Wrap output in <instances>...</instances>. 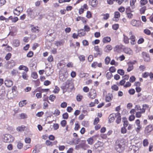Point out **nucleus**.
Returning a JSON list of instances; mask_svg holds the SVG:
<instances>
[{
    "label": "nucleus",
    "mask_w": 153,
    "mask_h": 153,
    "mask_svg": "<svg viewBox=\"0 0 153 153\" xmlns=\"http://www.w3.org/2000/svg\"><path fill=\"white\" fill-rule=\"evenodd\" d=\"M3 139L5 142L9 143L13 142L14 138L11 135L7 134L4 135Z\"/></svg>",
    "instance_id": "nucleus-1"
},
{
    "label": "nucleus",
    "mask_w": 153,
    "mask_h": 153,
    "mask_svg": "<svg viewBox=\"0 0 153 153\" xmlns=\"http://www.w3.org/2000/svg\"><path fill=\"white\" fill-rule=\"evenodd\" d=\"M115 149L117 152H122L124 149V148L119 141H117L116 143Z\"/></svg>",
    "instance_id": "nucleus-2"
},
{
    "label": "nucleus",
    "mask_w": 153,
    "mask_h": 153,
    "mask_svg": "<svg viewBox=\"0 0 153 153\" xmlns=\"http://www.w3.org/2000/svg\"><path fill=\"white\" fill-rule=\"evenodd\" d=\"M73 87V84L71 82L67 81L65 85H64L61 86V88L63 90H66L67 88H69L72 89Z\"/></svg>",
    "instance_id": "nucleus-3"
},
{
    "label": "nucleus",
    "mask_w": 153,
    "mask_h": 153,
    "mask_svg": "<svg viewBox=\"0 0 153 153\" xmlns=\"http://www.w3.org/2000/svg\"><path fill=\"white\" fill-rule=\"evenodd\" d=\"M89 146L86 144L85 142H84L79 144L78 145H76L75 146V149L76 150H78L79 148H81L84 150H85Z\"/></svg>",
    "instance_id": "nucleus-4"
},
{
    "label": "nucleus",
    "mask_w": 153,
    "mask_h": 153,
    "mask_svg": "<svg viewBox=\"0 0 153 153\" xmlns=\"http://www.w3.org/2000/svg\"><path fill=\"white\" fill-rule=\"evenodd\" d=\"M23 10V8L22 7L19 6L14 10L13 13L15 15L19 16L21 13L22 12Z\"/></svg>",
    "instance_id": "nucleus-5"
},
{
    "label": "nucleus",
    "mask_w": 153,
    "mask_h": 153,
    "mask_svg": "<svg viewBox=\"0 0 153 153\" xmlns=\"http://www.w3.org/2000/svg\"><path fill=\"white\" fill-rule=\"evenodd\" d=\"M130 23L133 26L138 27L141 26L142 23L140 21L133 19L131 22Z\"/></svg>",
    "instance_id": "nucleus-6"
},
{
    "label": "nucleus",
    "mask_w": 153,
    "mask_h": 153,
    "mask_svg": "<svg viewBox=\"0 0 153 153\" xmlns=\"http://www.w3.org/2000/svg\"><path fill=\"white\" fill-rule=\"evenodd\" d=\"M94 50L96 51V53H94V57H96L98 56H100L102 55V52L98 46H96L94 47Z\"/></svg>",
    "instance_id": "nucleus-7"
},
{
    "label": "nucleus",
    "mask_w": 153,
    "mask_h": 153,
    "mask_svg": "<svg viewBox=\"0 0 153 153\" xmlns=\"http://www.w3.org/2000/svg\"><path fill=\"white\" fill-rule=\"evenodd\" d=\"M153 128L152 125H150L147 126L145 128V133L147 135H148L149 133L151 132L153 130Z\"/></svg>",
    "instance_id": "nucleus-8"
},
{
    "label": "nucleus",
    "mask_w": 153,
    "mask_h": 153,
    "mask_svg": "<svg viewBox=\"0 0 153 153\" xmlns=\"http://www.w3.org/2000/svg\"><path fill=\"white\" fill-rule=\"evenodd\" d=\"M12 91L8 92L7 94V98L10 99H12L15 97V95L14 94V92H15V91L13 88H12Z\"/></svg>",
    "instance_id": "nucleus-9"
},
{
    "label": "nucleus",
    "mask_w": 153,
    "mask_h": 153,
    "mask_svg": "<svg viewBox=\"0 0 153 153\" xmlns=\"http://www.w3.org/2000/svg\"><path fill=\"white\" fill-rule=\"evenodd\" d=\"M96 96V91L94 89H91L89 93V97L91 99H94Z\"/></svg>",
    "instance_id": "nucleus-10"
},
{
    "label": "nucleus",
    "mask_w": 153,
    "mask_h": 153,
    "mask_svg": "<svg viewBox=\"0 0 153 153\" xmlns=\"http://www.w3.org/2000/svg\"><path fill=\"white\" fill-rule=\"evenodd\" d=\"M142 54L145 61L148 62L150 61V58L148 54L145 52H143Z\"/></svg>",
    "instance_id": "nucleus-11"
},
{
    "label": "nucleus",
    "mask_w": 153,
    "mask_h": 153,
    "mask_svg": "<svg viewBox=\"0 0 153 153\" xmlns=\"http://www.w3.org/2000/svg\"><path fill=\"white\" fill-rule=\"evenodd\" d=\"M115 116L117 118L116 120V123L118 124L121 122V118L120 114L119 112H117L115 114Z\"/></svg>",
    "instance_id": "nucleus-12"
},
{
    "label": "nucleus",
    "mask_w": 153,
    "mask_h": 153,
    "mask_svg": "<svg viewBox=\"0 0 153 153\" xmlns=\"http://www.w3.org/2000/svg\"><path fill=\"white\" fill-rule=\"evenodd\" d=\"M124 52L127 54L131 55L133 54L132 50L129 48H125L123 49Z\"/></svg>",
    "instance_id": "nucleus-13"
},
{
    "label": "nucleus",
    "mask_w": 153,
    "mask_h": 153,
    "mask_svg": "<svg viewBox=\"0 0 153 153\" xmlns=\"http://www.w3.org/2000/svg\"><path fill=\"white\" fill-rule=\"evenodd\" d=\"M122 46L121 45H116L114 48V51L118 53H120L122 51Z\"/></svg>",
    "instance_id": "nucleus-14"
},
{
    "label": "nucleus",
    "mask_w": 153,
    "mask_h": 153,
    "mask_svg": "<svg viewBox=\"0 0 153 153\" xmlns=\"http://www.w3.org/2000/svg\"><path fill=\"white\" fill-rule=\"evenodd\" d=\"M97 0H90L89 4L93 7H95L97 4Z\"/></svg>",
    "instance_id": "nucleus-15"
},
{
    "label": "nucleus",
    "mask_w": 153,
    "mask_h": 153,
    "mask_svg": "<svg viewBox=\"0 0 153 153\" xmlns=\"http://www.w3.org/2000/svg\"><path fill=\"white\" fill-rule=\"evenodd\" d=\"M15 65V63L13 60H11L8 62V68H11Z\"/></svg>",
    "instance_id": "nucleus-16"
},
{
    "label": "nucleus",
    "mask_w": 153,
    "mask_h": 153,
    "mask_svg": "<svg viewBox=\"0 0 153 153\" xmlns=\"http://www.w3.org/2000/svg\"><path fill=\"white\" fill-rule=\"evenodd\" d=\"M4 84L8 87H10L13 84V82L10 80H6L4 81Z\"/></svg>",
    "instance_id": "nucleus-17"
},
{
    "label": "nucleus",
    "mask_w": 153,
    "mask_h": 153,
    "mask_svg": "<svg viewBox=\"0 0 153 153\" xmlns=\"http://www.w3.org/2000/svg\"><path fill=\"white\" fill-rule=\"evenodd\" d=\"M144 113V110L140 111H138L136 112L135 116L137 118H140L142 116V114Z\"/></svg>",
    "instance_id": "nucleus-18"
},
{
    "label": "nucleus",
    "mask_w": 153,
    "mask_h": 153,
    "mask_svg": "<svg viewBox=\"0 0 153 153\" xmlns=\"http://www.w3.org/2000/svg\"><path fill=\"white\" fill-rule=\"evenodd\" d=\"M134 64V63L133 62H130L128 64V68L127 70L128 72H130L133 69V64Z\"/></svg>",
    "instance_id": "nucleus-19"
},
{
    "label": "nucleus",
    "mask_w": 153,
    "mask_h": 153,
    "mask_svg": "<svg viewBox=\"0 0 153 153\" xmlns=\"http://www.w3.org/2000/svg\"><path fill=\"white\" fill-rule=\"evenodd\" d=\"M78 35L80 37L85 35V31L83 29H81L79 30L78 31Z\"/></svg>",
    "instance_id": "nucleus-20"
},
{
    "label": "nucleus",
    "mask_w": 153,
    "mask_h": 153,
    "mask_svg": "<svg viewBox=\"0 0 153 153\" xmlns=\"http://www.w3.org/2000/svg\"><path fill=\"white\" fill-rule=\"evenodd\" d=\"M115 114H110L109 117V121L110 123H111L114 121L115 120Z\"/></svg>",
    "instance_id": "nucleus-21"
},
{
    "label": "nucleus",
    "mask_w": 153,
    "mask_h": 153,
    "mask_svg": "<svg viewBox=\"0 0 153 153\" xmlns=\"http://www.w3.org/2000/svg\"><path fill=\"white\" fill-rule=\"evenodd\" d=\"M136 1V0H130V6L132 9L135 8V3Z\"/></svg>",
    "instance_id": "nucleus-22"
},
{
    "label": "nucleus",
    "mask_w": 153,
    "mask_h": 153,
    "mask_svg": "<svg viewBox=\"0 0 153 153\" xmlns=\"http://www.w3.org/2000/svg\"><path fill=\"white\" fill-rule=\"evenodd\" d=\"M8 19L11 20L12 22L14 23L16 22L19 19L17 17H13L11 16L9 17Z\"/></svg>",
    "instance_id": "nucleus-23"
},
{
    "label": "nucleus",
    "mask_w": 153,
    "mask_h": 153,
    "mask_svg": "<svg viewBox=\"0 0 153 153\" xmlns=\"http://www.w3.org/2000/svg\"><path fill=\"white\" fill-rule=\"evenodd\" d=\"M111 40L110 37L106 36L104 38L102 39V42L104 43L109 42Z\"/></svg>",
    "instance_id": "nucleus-24"
},
{
    "label": "nucleus",
    "mask_w": 153,
    "mask_h": 153,
    "mask_svg": "<svg viewBox=\"0 0 153 153\" xmlns=\"http://www.w3.org/2000/svg\"><path fill=\"white\" fill-rule=\"evenodd\" d=\"M19 69L20 70H24L26 72L28 71V68L26 66L23 65H20L19 67Z\"/></svg>",
    "instance_id": "nucleus-25"
},
{
    "label": "nucleus",
    "mask_w": 153,
    "mask_h": 153,
    "mask_svg": "<svg viewBox=\"0 0 153 153\" xmlns=\"http://www.w3.org/2000/svg\"><path fill=\"white\" fill-rule=\"evenodd\" d=\"M13 43L15 46L17 47L19 46L20 43L18 40L14 39L13 41Z\"/></svg>",
    "instance_id": "nucleus-26"
},
{
    "label": "nucleus",
    "mask_w": 153,
    "mask_h": 153,
    "mask_svg": "<svg viewBox=\"0 0 153 153\" xmlns=\"http://www.w3.org/2000/svg\"><path fill=\"white\" fill-rule=\"evenodd\" d=\"M112 46L110 45H108L106 46V47L104 48V51L106 52H108L110 51H111L112 49Z\"/></svg>",
    "instance_id": "nucleus-27"
},
{
    "label": "nucleus",
    "mask_w": 153,
    "mask_h": 153,
    "mask_svg": "<svg viewBox=\"0 0 153 153\" xmlns=\"http://www.w3.org/2000/svg\"><path fill=\"white\" fill-rule=\"evenodd\" d=\"M112 97V96L111 94H109L108 95H107L106 97L105 100L107 102H109L110 101Z\"/></svg>",
    "instance_id": "nucleus-28"
},
{
    "label": "nucleus",
    "mask_w": 153,
    "mask_h": 153,
    "mask_svg": "<svg viewBox=\"0 0 153 153\" xmlns=\"http://www.w3.org/2000/svg\"><path fill=\"white\" fill-rule=\"evenodd\" d=\"M129 39L127 36L123 34V41L125 43L127 44L129 43Z\"/></svg>",
    "instance_id": "nucleus-29"
},
{
    "label": "nucleus",
    "mask_w": 153,
    "mask_h": 153,
    "mask_svg": "<svg viewBox=\"0 0 153 153\" xmlns=\"http://www.w3.org/2000/svg\"><path fill=\"white\" fill-rule=\"evenodd\" d=\"M31 31L33 32H38L39 30L38 27H32L31 28Z\"/></svg>",
    "instance_id": "nucleus-30"
},
{
    "label": "nucleus",
    "mask_w": 153,
    "mask_h": 153,
    "mask_svg": "<svg viewBox=\"0 0 153 153\" xmlns=\"http://www.w3.org/2000/svg\"><path fill=\"white\" fill-rule=\"evenodd\" d=\"M25 129V127L24 126H19L18 127L16 130L18 131L22 132Z\"/></svg>",
    "instance_id": "nucleus-31"
},
{
    "label": "nucleus",
    "mask_w": 153,
    "mask_h": 153,
    "mask_svg": "<svg viewBox=\"0 0 153 153\" xmlns=\"http://www.w3.org/2000/svg\"><path fill=\"white\" fill-rule=\"evenodd\" d=\"M88 143L90 145H92L94 143V140L92 137L89 138L87 140Z\"/></svg>",
    "instance_id": "nucleus-32"
},
{
    "label": "nucleus",
    "mask_w": 153,
    "mask_h": 153,
    "mask_svg": "<svg viewBox=\"0 0 153 153\" xmlns=\"http://www.w3.org/2000/svg\"><path fill=\"white\" fill-rule=\"evenodd\" d=\"M23 144L20 142L17 143V146L18 149H21L23 147Z\"/></svg>",
    "instance_id": "nucleus-33"
},
{
    "label": "nucleus",
    "mask_w": 153,
    "mask_h": 153,
    "mask_svg": "<svg viewBox=\"0 0 153 153\" xmlns=\"http://www.w3.org/2000/svg\"><path fill=\"white\" fill-rule=\"evenodd\" d=\"M60 113V111L58 109H56L53 113V114L55 116H57L59 115Z\"/></svg>",
    "instance_id": "nucleus-34"
},
{
    "label": "nucleus",
    "mask_w": 153,
    "mask_h": 153,
    "mask_svg": "<svg viewBox=\"0 0 153 153\" xmlns=\"http://www.w3.org/2000/svg\"><path fill=\"white\" fill-rule=\"evenodd\" d=\"M22 77L25 80H27L28 76L26 72H23L22 73Z\"/></svg>",
    "instance_id": "nucleus-35"
},
{
    "label": "nucleus",
    "mask_w": 153,
    "mask_h": 153,
    "mask_svg": "<svg viewBox=\"0 0 153 153\" xmlns=\"http://www.w3.org/2000/svg\"><path fill=\"white\" fill-rule=\"evenodd\" d=\"M111 60L109 56H107L105 59V63L106 65H108L109 63Z\"/></svg>",
    "instance_id": "nucleus-36"
},
{
    "label": "nucleus",
    "mask_w": 153,
    "mask_h": 153,
    "mask_svg": "<svg viewBox=\"0 0 153 153\" xmlns=\"http://www.w3.org/2000/svg\"><path fill=\"white\" fill-rule=\"evenodd\" d=\"M26 103L25 102V100H24L20 102L19 103V106L20 107H22L24 106L25 105H26Z\"/></svg>",
    "instance_id": "nucleus-37"
},
{
    "label": "nucleus",
    "mask_w": 153,
    "mask_h": 153,
    "mask_svg": "<svg viewBox=\"0 0 153 153\" xmlns=\"http://www.w3.org/2000/svg\"><path fill=\"white\" fill-rule=\"evenodd\" d=\"M120 16V14L119 12L116 11L114 13V18L118 19Z\"/></svg>",
    "instance_id": "nucleus-38"
},
{
    "label": "nucleus",
    "mask_w": 153,
    "mask_h": 153,
    "mask_svg": "<svg viewBox=\"0 0 153 153\" xmlns=\"http://www.w3.org/2000/svg\"><path fill=\"white\" fill-rule=\"evenodd\" d=\"M146 9V7L143 6L142 7L140 10V13L141 14L144 13Z\"/></svg>",
    "instance_id": "nucleus-39"
},
{
    "label": "nucleus",
    "mask_w": 153,
    "mask_h": 153,
    "mask_svg": "<svg viewBox=\"0 0 153 153\" xmlns=\"http://www.w3.org/2000/svg\"><path fill=\"white\" fill-rule=\"evenodd\" d=\"M56 98V96L53 95H51L49 97V99L51 101H53Z\"/></svg>",
    "instance_id": "nucleus-40"
},
{
    "label": "nucleus",
    "mask_w": 153,
    "mask_h": 153,
    "mask_svg": "<svg viewBox=\"0 0 153 153\" xmlns=\"http://www.w3.org/2000/svg\"><path fill=\"white\" fill-rule=\"evenodd\" d=\"M117 73L121 75H123L124 74L125 72L123 70L120 69L117 70Z\"/></svg>",
    "instance_id": "nucleus-41"
},
{
    "label": "nucleus",
    "mask_w": 153,
    "mask_h": 153,
    "mask_svg": "<svg viewBox=\"0 0 153 153\" xmlns=\"http://www.w3.org/2000/svg\"><path fill=\"white\" fill-rule=\"evenodd\" d=\"M147 2V0H141L140 1V4L142 5H145Z\"/></svg>",
    "instance_id": "nucleus-42"
},
{
    "label": "nucleus",
    "mask_w": 153,
    "mask_h": 153,
    "mask_svg": "<svg viewBox=\"0 0 153 153\" xmlns=\"http://www.w3.org/2000/svg\"><path fill=\"white\" fill-rule=\"evenodd\" d=\"M60 123L62 126L64 127L66 125L67 122L65 120H63L61 121Z\"/></svg>",
    "instance_id": "nucleus-43"
},
{
    "label": "nucleus",
    "mask_w": 153,
    "mask_h": 153,
    "mask_svg": "<svg viewBox=\"0 0 153 153\" xmlns=\"http://www.w3.org/2000/svg\"><path fill=\"white\" fill-rule=\"evenodd\" d=\"M106 76L108 79H110L112 76V73L110 72L107 73L106 74Z\"/></svg>",
    "instance_id": "nucleus-44"
},
{
    "label": "nucleus",
    "mask_w": 153,
    "mask_h": 153,
    "mask_svg": "<svg viewBox=\"0 0 153 153\" xmlns=\"http://www.w3.org/2000/svg\"><path fill=\"white\" fill-rule=\"evenodd\" d=\"M149 144V142L147 139H146L144 140L143 141V144L144 146H147Z\"/></svg>",
    "instance_id": "nucleus-45"
},
{
    "label": "nucleus",
    "mask_w": 153,
    "mask_h": 153,
    "mask_svg": "<svg viewBox=\"0 0 153 153\" xmlns=\"http://www.w3.org/2000/svg\"><path fill=\"white\" fill-rule=\"evenodd\" d=\"M59 90V88L57 86H55V88L53 90V92L55 93H58Z\"/></svg>",
    "instance_id": "nucleus-46"
},
{
    "label": "nucleus",
    "mask_w": 153,
    "mask_h": 153,
    "mask_svg": "<svg viewBox=\"0 0 153 153\" xmlns=\"http://www.w3.org/2000/svg\"><path fill=\"white\" fill-rule=\"evenodd\" d=\"M27 12L28 15L31 16L33 15V12L30 9H28Z\"/></svg>",
    "instance_id": "nucleus-47"
},
{
    "label": "nucleus",
    "mask_w": 153,
    "mask_h": 153,
    "mask_svg": "<svg viewBox=\"0 0 153 153\" xmlns=\"http://www.w3.org/2000/svg\"><path fill=\"white\" fill-rule=\"evenodd\" d=\"M121 133L122 134H125L127 131V129L126 128V127H123L121 128Z\"/></svg>",
    "instance_id": "nucleus-48"
},
{
    "label": "nucleus",
    "mask_w": 153,
    "mask_h": 153,
    "mask_svg": "<svg viewBox=\"0 0 153 153\" xmlns=\"http://www.w3.org/2000/svg\"><path fill=\"white\" fill-rule=\"evenodd\" d=\"M36 13H37L36 14V16H37L38 15H39V18L40 19H41L43 17V16H44V15H43V14H42V13H39V11H38L37 10L36 11Z\"/></svg>",
    "instance_id": "nucleus-49"
},
{
    "label": "nucleus",
    "mask_w": 153,
    "mask_h": 153,
    "mask_svg": "<svg viewBox=\"0 0 153 153\" xmlns=\"http://www.w3.org/2000/svg\"><path fill=\"white\" fill-rule=\"evenodd\" d=\"M79 58L80 61L82 62H84L85 60V57L83 55H81L79 56Z\"/></svg>",
    "instance_id": "nucleus-50"
},
{
    "label": "nucleus",
    "mask_w": 153,
    "mask_h": 153,
    "mask_svg": "<svg viewBox=\"0 0 153 153\" xmlns=\"http://www.w3.org/2000/svg\"><path fill=\"white\" fill-rule=\"evenodd\" d=\"M119 27V25L118 24H115L113 25L112 28L114 30H117Z\"/></svg>",
    "instance_id": "nucleus-51"
},
{
    "label": "nucleus",
    "mask_w": 153,
    "mask_h": 153,
    "mask_svg": "<svg viewBox=\"0 0 153 153\" xmlns=\"http://www.w3.org/2000/svg\"><path fill=\"white\" fill-rule=\"evenodd\" d=\"M49 90V89H43L40 90L39 91L41 93L45 92L46 94H47V92Z\"/></svg>",
    "instance_id": "nucleus-52"
},
{
    "label": "nucleus",
    "mask_w": 153,
    "mask_h": 153,
    "mask_svg": "<svg viewBox=\"0 0 153 153\" xmlns=\"http://www.w3.org/2000/svg\"><path fill=\"white\" fill-rule=\"evenodd\" d=\"M20 116L21 119H24L27 118V115L24 113H22L20 114Z\"/></svg>",
    "instance_id": "nucleus-53"
},
{
    "label": "nucleus",
    "mask_w": 153,
    "mask_h": 153,
    "mask_svg": "<svg viewBox=\"0 0 153 153\" xmlns=\"http://www.w3.org/2000/svg\"><path fill=\"white\" fill-rule=\"evenodd\" d=\"M31 76L33 78L36 79L37 78L38 76L36 72H34L32 74Z\"/></svg>",
    "instance_id": "nucleus-54"
},
{
    "label": "nucleus",
    "mask_w": 153,
    "mask_h": 153,
    "mask_svg": "<svg viewBox=\"0 0 153 153\" xmlns=\"http://www.w3.org/2000/svg\"><path fill=\"white\" fill-rule=\"evenodd\" d=\"M135 116L134 115L132 114L128 118V120L129 121H131L134 120L135 119Z\"/></svg>",
    "instance_id": "nucleus-55"
},
{
    "label": "nucleus",
    "mask_w": 153,
    "mask_h": 153,
    "mask_svg": "<svg viewBox=\"0 0 153 153\" xmlns=\"http://www.w3.org/2000/svg\"><path fill=\"white\" fill-rule=\"evenodd\" d=\"M25 141L26 143H30L31 142V139L29 137H27L25 138Z\"/></svg>",
    "instance_id": "nucleus-56"
},
{
    "label": "nucleus",
    "mask_w": 153,
    "mask_h": 153,
    "mask_svg": "<svg viewBox=\"0 0 153 153\" xmlns=\"http://www.w3.org/2000/svg\"><path fill=\"white\" fill-rule=\"evenodd\" d=\"M129 35H130V36L129 37V39H135V36L132 34V33L131 32H129Z\"/></svg>",
    "instance_id": "nucleus-57"
},
{
    "label": "nucleus",
    "mask_w": 153,
    "mask_h": 153,
    "mask_svg": "<svg viewBox=\"0 0 153 153\" xmlns=\"http://www.w3.org/2000/svg\"><path fill=\"white\" fill-rule=\"evenodd\" d=\"M63 44V42L62 41H57L55 43V45L57 46H61Z\"/></svg>",
    "instance_id": "nucleus-58"
},
{
    "label": "nucleus",
    "mask_w": 153,
    "mask_h": 153,
    "mask_svg": "<svg viewBox=\"0 0 153 153\" xmlns=\"http://www.w3.org/2000/svg\"><path fill=\"white\" fill-rule=\"evenodd\" d=\"M109 71H110V72L111 73H114L116 69L114 67H111L109 68Z\"/></svg>",
    "instance_id": "nucleus-59"
},
{
    "label": "nucleus",
    "mask_w": 153,
    "mask_h": 153,
    "mask_svg": "<svg viewBox=\"0 0 153 153\" xmlns=\"http://www.w3.org/2000/svg\"><path fill=\"white\" fill-rule=\"evenodd\" d=\"M92 16L91 13L90 11H87L86 14V17L88 18H91Z\"/></svg>",
    "instance_id": "nucleus-60"
},
{
    "label": "nucleus",
    "mask_w": 153,
    "mask_h": 153,
    "mask_svg": "<svg viewBox=\"0 0 153 153\" xmlns=\"http://www.w3.org/2000/svg\"><path fill=\"white\" fill-rule=\"evenodd\" d=\"M46 145L48 146H52V143L49 140H47L45 142Z\"/></svg>",
    "instance_id": "nucleus-61"
},
{
    "label": "nucleus",
    "mask_w": 153,
    "mask_h": 153,
    "mask_svg": "<svg viewBox=\"0 0 153 153\" xmlns=\"http://www.w3.org/2000/svg\"><path fill=\"white\" fill-rule=\"evenodd\" d=\"M54 129L55 130H57L59 128V125L58 124H54L53 125Z\"/></svg>",
    "instance_id": "nucleus-62"
},
{
    "label": "nucleus",
    "mask_w": 153,
    "mask_h": 153,
    "mask_svg": "<svg viewBox=\"0 0 153 153\" xmlns=\"http://www.w3.org/2000/svg\"><path fill=\"white\" fill-rule=\"evenodd\" d=\"M144 32L146 34L149 35L151 33L150 30L148 29H145L144 30Z\"/></svg>",
    "instance_id": "nucleus-63"
},
{
    "label": "nucleus",
    "mask_w": 153,
    "mask_h": 153,
    "mask_svg": "<svg viewBox=\"0 0 153 153\" xmlns=\"http://www.w3.org/2000/svg\"><path fill=\"white\" fill-rule=\"evenodd\" d=\"M149 76V73L148 72H146L143 73L142 74L143 77L146 78Z\"/></svg>",
    "instance_id": "nucleus-64"
}]
</instances>
